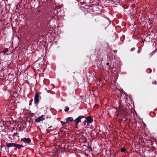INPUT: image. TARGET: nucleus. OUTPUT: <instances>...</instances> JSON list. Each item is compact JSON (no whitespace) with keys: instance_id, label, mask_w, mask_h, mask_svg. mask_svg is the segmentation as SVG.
<instances>
[{"instance_id":"29","label":"nucleus","mask_w":157,"mask_h":157,"mask_svg":"<svg viewBox=\"0 0 157 157\" xmlns=\"http://www.w3.org/2000/svg\"><path fill=\"white\" fill-rule=\"evenodd\" d=\"M114 51V52H116V51H115L114 50V51Z\"/></svg>"},{"instance_id":"24","label":"nucleus","mask_w":157,"mask_h":157,"mask_svg":"<svg viewBox=\"0 0 157 157\" xmlns=\"http://www.w3.org/2000/svg\"><path fill=\"white\" fill-rule=\"evenodd\" d=\"M138 53H140V52L139 51V50H138Z\"/></svg>"},{"instance_id":"8","label":"nucleus","mask_w":157,"mask_h":157,"mask_svg":"<svg viewBox=\"0 0 157 157\" xmlns=\"http://www.w3.org/2000/svg\"><path fill=\"white\" fill-rule=\"evenodd\" d=\"M92 148L91 147H88L85 150L86 152L87 153H90L91 151H92Z\"/></svg>"},{"instance_id":"21","label":"nucleus","mask_w":157,"mask_h":157,"mask_svg":"<svg viewBox=\"0 0 157 157\" xmlns=\"http://www.w3.org/2000/svg\"><path fill=\"white\" fill-rule=\"evenodd\" d=\"M52 128V126H50V127H49V128Z\"/></svg>"},{"instance_id":"17","label":"nucleus","mask_w":157,"mask_h":157,"mask_svg":"<svg viewBox=\"0 0 157 157\" xmlns=\"http://www.w3.org/2000/svg\"><path fill=\"white\" fill-rule=\"evenodd\" d=\"M53 130H54V129H50L49 130V131L50 132V131H53Z\"/></svg>"},{"instance_id":"4","label":"nucleus","mask_w":157,"mask_h":157,"mask_svg":"<svg viewBox=\"0 0 157 157\" xmlns=\"http://www.w3.org/2000/svg\"><path fill=\"white\" fill-rule=\"evenodd\" d=\"M41 94L40 92H36L34 96V104L37 105L39 102V95Z\"/></svg>"},{"instance_id":"12","label":"nucleus","mask_w":157,"mask_h":157,"mask_svg":"<svg viewBox=\"0 0 157 157\" xmlns=\"http://www.w3.org/2000/svg\"><path fill=\"white\" fill-rule=\"evenodd\" d=\"M126 151V149L125 148L122 147L121 149V151L122 152H124Z\"/></svg>"},{"instance_id":"9","label":"nucleus","mask_w":157,"mask_h":157,"mask_svg":"<svg viewBox=\"0 0 157 157\" xmlns=\"http://www.w3.org/2000/svg\"><path fill=\"white\" fill-rule=\"evenodd\" d=\"M44 83L46 85H48L49 84V81L47 79H44Z\"/></svg>"},{"instance_id":"18","label":"nucleus","mask_w":157,"mask_h":157,"mask_svg":"<svg viewBox=\"0 0 157 157\" xmlns=\"http://www.w3.org/2000/svg\"><path fill=\"white\" fill-rule=\"evenodd\" d=\"M106 65H109V63H106Z\"/></svg>"},{"instance_id":"27","label":"nucleus","mask_w":157,"mask_h":157,"mask_svg":"<svg viewBox=\"0 0 157 157\" xmlns=\"http://www.w3.org/2000/svg\"><path fill=\"white\" fill-rule=\"evenodd\" d=\"M76 128H78V127H77V126L76 127Z\"/></svg>"},{"instance_id":"23","label":"nucleus","mask_w":157,"mask_h":157,"mask_svg":"<svg viewBox=\"0 0 157 157\" xmlns=\"http://www.w3.org/2000/svg\"><path fill=\"white\" fill-rule=\"evenodd\" d=\"M134 123H135V124H137V122H136L135 121V122H134Z\"/></svg>"},{"instance_id":"1","label":"nucleus","mask_w":157,"mask_h":157,"mask_svg":"<svg viewBox=\"0 0 157 157\" xmlns=\"http://www.w3.org/2000/svg\"><path fill=\"white\" fill-rule=\"evenodd\" d=\"M85 116L83 115H80L75 120H74L73 117H68L66 118L65 120L66 121V123H68L69 121L72 122L74 121L75 122V125L77 126L78 124L81 122V119H82L83 118H84Z\"/></svg>"},{"instance_id":"14","label":"nucleus","mask_w":157,"mask_h":157,"mask_svg":"<svg viewBox=\"0 0 157 157\" xmlns=\"http://www.w3.org/2000/svg\"><path fill=\"white\" fill-rule=\"evenodd\" d=\"M18 133H14L13 134V136H18V137H19V136H18Z\"/></svg>"},{"instance_id":"26","label":"nucleus","mask_w":157,"mask_h":157,"mask_svg":"<svg viewBox=\"0 0 157 157\" xmlns=\"http://www.w3.org/2000/svg\"><path fill=\"white\" fill-rule=\"evenodd\" d=\"M73 73L74 74H75V73L74 72H73Z\"/></svg>"},{"instance_id":"11","label":"nucleus","mask_w":157,"mask_h":157,"mask_svg":"<svg viewBox=\"0 0 157 157\" xmlns=\"http://www.w3.org/2000/svg\"><path fill=\"white\" fill-rule=\"evenodd\" d=\"M61 124L62 126H63V127L65 125L67 124V123H66V122H65L63 121H61Z\"/></svg>"},{"instance_id":"10","label":"nucleus","mask_w":157,"mask_h":157,"mask_svg":"<svg viewBox=\"0 0 157 157\" xmlns=\"http://www.w3.org/2000/svg\"><path fill=\"white\" fill-rule=\"evenodd\" d=\"M8 51V49L7 48H5L3 51L2 53L5 54Z\"/></svg>"},{"instance_id":"2","label":"nucleus","mask_w":157,"mask_h":157,"mask_svg":"<svg viewBox=\"0 0 157 157\" xmlns=\"http://www.w3.org/2000/svg\"><path fill=\"white\" fill-rule=\"evenodd\" d=\"M5 147H7L8 148L11 147H14V151H16L17 149H20L21 147H24L22 144H19L16 143H9L7 142L6 143V145L5 146Z\"/></svg>"},{"instance_id":"16","label":"nucleus","mask_w":157,"mask_h":157,"mask_svg":"<svg viewBox=\"0 0 157 157\" xmlns=\"http://www.w3.org/2000/svg\"><path fill=\"white\" fill-rule=\"evenodd\" d=\"M135 48H131V51H133L135 50Z\"/></svg>"},{"instance_id":"7","label":"nucleus","mask_w":157,"mask_h":157,"mask_svg":"<svg viewBox=\"0 0 157 157\" xmlns=\"http://www.w3.org/2000/svg\"><path fill=\"white\" fill-rule=\"evenodd\" d=\"M45 119V116L42 115L41 116L36 118L35 120V121L36 122H39L41 121L44 120Z\"/></svg>"},{"instance_id":"6","label":"nucleus","mask_w":157,"mask_h":157,"mask_svg":"<svg viewBox=\"0 0 157 157\" xmlns=\"http://www.w3.org/2000/svg\"><path fill=\"white\" fill-rule=\"evenodd\" d=\"M21 141H23L25 144H29L31 142V140L29 138H23L21 139Z\"/></svg>"},{"instance_id":"19","label":"nucleus","mask_w":157,"mask_h":157,"mask_svg":"<svg viewBox=\"0 0 157 157\" xmlns=\"http://www.w3.org/2000/svg\"><path fill=\"white\" fill-rule=\"evenodd\" d=\"M111 68V67L110 66H109V69H110Z\"/></svg>"},{"instance_id":"22","label":"nucleus","mask_w":157,"mask_h":157,"mask_svg":"<svg viewBox=\"0 0 157 157\" xmlns=\"http://www.w3.org/2000/svg\"><path fill=\"white\" fill-rule=\"evenodd\" d=\"M52 128V126H50V127H49V128Z\"/></svg>"},{"instance_id":"13","label":"nucleus","mask_w":157,"mask_h":157,"mask_svg":"<svg viewBox=\"0 0 157 157\" xmlns=\"http://www.w3.org/2000/svg\"><path fill=\"white\" fill-rule=\"evenodd\" d=\"M69 109V108L67 106L66 108L64 109V111L65 112L68 111Z\"/></svg>"},{"instance_id":"3","label":"nucleus","mask_w":157,"mask_h":157,"mask_svg":"<svg viewBox=\"0 0 157 157\" xmlns=\"http://www.w3.org/2000/svg\"><path fill=\"white\" fill-rule=\"evenodd\" d=\"M82 118L85 119V121H86V122L87 124V126H86V127L87 128H89V126L90 128L92 129V130L91 131V132L93 131L94 129L93 126L91 125V126H90V125L88 124H89L93 122V119H92L91 117L90 116H88L86 117H85L84 118Z\"/></svg>"},{"instance_id":"25","label":"nucleus","mask_w":157,"mask_h":157,"mask_svg":"<svg viewBox=\"0 0 157 157\" xmlns=\"http://www.w3.org/2000/svg\"><path fill=\"white\" fill-rule=\"evenodd\" d=\"M45 90H47V89H46V88H45Z\"/></svg>"},{"instance_id":"15","label":"nucleus","mask_w":157,"mask_h":157,"mask_svg":"<svg viewBox=\"0 0 157 157\" xmlns=\"http://www.w3.org/2000/svg\"><path fill=\"white\" fill-rule=\"evenodd\" d=\"M86 121H85V120L84 121H83V125H84V126H85L86 125Z\"/></svg>"},{"instance_id":"20","label":"nucleus","mask_w":157,"mask_h":157,"mask_svg":"<svg viewBox=\"0 0 157 157\" xmlns=\"http://www.w3.org/2000/svg\"><path fill=\"white\" fill-rule=\"evenodd\" d=\"M151 145H152L153 144V143L151 141Z\"/></svg>"},{"instance_id":"28","label":"nucleus","mask_w":157,"mask_h":157,"mask_svg":"<svg viewBox=\"0 0 157 157\" xmlns=\"http://www.w3.org/2000/svg\"><path fill=\"white\" fill-rule=\"evenodd\" d=\"M114 51V52H116V51H115L114 50V51Z\"/></svg>"},{"instance_id":"5","label":"nucleus","mask_w":157,"mask_h":157,"mask_svg":"<svg viewBox=\"0 0 157 157\" xmlns=\"http://www.w3.org/2000/svg\"><path fill=\"white\" fill-rule=\"evenodd\" d=\"M40 10H39L36 13V16H35L33 18V22L35 23H38L39 22V18L38 17V16L37 15H39V17H41V15H40Z\"/></svg>"}]
</instances>
